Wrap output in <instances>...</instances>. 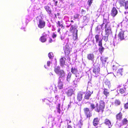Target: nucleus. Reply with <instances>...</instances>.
<instances>
[{"label": "nucleus", "mask_w": 128, "mask_h": 128, "mask_svg": "<svg viewBox=\"0 0 128 128\" xmlns=\"http://www.w3.org/2000/svg\"><path fill=\"white\" fill-rule=\"evenodd\" d=\"M54 16H55L56 18H57V16H56V14H54Z\"/></svg>", "instance_id": "052dcab7"}, {"label": "nucleus", "mask_w": 128, "mask_h": 128, "mask_svg": "<svg viewBox=\"0 0 128 128\" xmlns=\"http://www.w3.org/2000/svg\"><path fill=\"white\" fill-rule=\"evenodd\" d=\"M99 119L98 118H94L93 120V123L94 126H96L98 124L99 122Z\"/></svg>", "instance_id": "dca6fc26"}, {"label": "nucleus", "mask_w": 128, "mask_h": 128, "mask_svg": "<svg viewBox=\"0 0 128 128\" xmlns=\"http://www.w3.org/2000/svg\"><path fill=\"white\" fill-rule=\"evenodd\" d=\"M85 12V10H82V13H83V12Z\"/></svg>", "instance_id": "13d9d810"}, {"label": "nucleus", "mask_w": 128, "mask_h": 128, "mask_svg": "<svg viewBox=\"0 0 128 128\" xmlns=\"http://www.w3.org/2000/svg\"><path fill=\"white\" fill-rule=\"evenodd\" d=\"M59 66H56L54 68V71L57 74L62 70L60 69Z\"/></svg>", "instance_id": "f3484780"}, {"label": "nucleus", "mask_w": 128, "mask_h": 128, "mask_svg": "<svg viewBox=\"0 0 128 128\" xmlns=\"http://www.w3.org/2000/svg\"><path fill=\"white\" fill-rule=\"evenodd\" d=\"M105 83L106 85L108 86V88H110L111 86V85L110 81H108V80H106L105 82Z\"/></svg>", "instance_id": "bb28decb"}, {"label": "nucleus", "mask_w": 128, "mask_h": 128, "mask_svg": "<svg viewBox=\"0 0 128 128\" xmlns=\"http://www.w3.org/2000/svg\"><path fill=\"white\" fill-rule=\"evenodd\" d=\"M128 121V120H127L126 118H124L123 119L121 123L119 124L118 122V121H117L116 124V125H118L119 126V127H120L121 126L126 124L127 123V122Z\"/></svg>", "instance_id": "1a4fd4ad"}, {"label": "nucleus", "mask_w": 128, "mask_h": 128, "mask_svg": "<svg viewBox=\"0 0 128 128\" xmlns=\"http://www.w3.org/2000/svg\"><path fill=\"white\" fill-rule=\"evenodd\" d=\"M50 61H48L47 63V66H50Z\"/></svg>", "instance_id": "09e8293b"}, {"label": "nucleus", "mask_w": 128, "mask_h": 128, "mask_svg": "<svg viewBox=\"0 0 128 128\" xmlns=\"http://www.w3.org/2000/svg\"><path fill=\"white\" fill-rule=\"evenodd\" d=\"M79 16L80 15L79 14H76L74 15V17L75 18H78Z\"/></svg>", "instance_id": "37998d69"}, {"label": "nucleus", "mask_w": 128, "mask_h": 128, "mask_svg": "<svg viewBox=\"0 0 128 128\" xmlns=\"http://www.w3.org/2000/svg\"><path fill=\"white\" fill-rule=\"evenodd\" d=\"M93 92V91L92 90L91 91H90L89 90L87 91L85 94L84 98L85 99H89L91 95L92 94Z\"/></svg>", "instance_id": "39448f33"}, {"label": "nucleus", "mask_w": 128, "mask_h": 128, "mask_svg": "<svg viewBox=\"0 0 128 128\" xmlns=\"http://www.w3.org/2000/svg\"><path fill=\"white\" fill-rule=\"evenodd\" d=\"M76 28V27L74 26H73V25H72L71 26V27H70V31H72V30L73 29H74H74Z\"/></svg>", "instance_id": "79ce46f5"}, {"label": "nucleus", "mask_w": 128, "mask_h": 128, "mask_svg": "<svg viewBox=\"0 0 128 128\" xmlns=\"http://www.w3.org/2000/svg\"><path fill=\"white\" fill-rule=\"evenodd\" d=\"M98 26H97L96 28V31L97 32H98Z\"/></svg>", "instance_id": "6e6d98bb"}, {"label": "nucleus", "mask_w": 128, "mask_h": 128, "mask_svg": "<svg viewBox=\"0 0 128 128\" xmlns=\"http://www.w3.org/2000/svg\"><path fill=\"white\" fill-rule=\"evenodd\" d=\"M76 78L73 81V82L74 84L76 85L78 82H79L81 77L80 76V74H76Z\"/></svg>", "instance_id": "423d86ee"}, {"label": "nucleus", "mask_w": 128, "mask_h": 128, "mask_svg": "<svg viewBox=\"0 0 128 128\" xmlns=\"http://www.w3.org/2000/svg\"><path fill=\"white\" fill-rule=\"evenodd\" d=\"M104 50V48L102 46L100 47L98 49V51L99 52L101 53Z\"/></svg>", "instance_id": "2f4dec72"}, {"label": "nucleus", "mask_w": 128, "mask_h": 128, "mask_svg": "<svg viewBox=\"0 0 128 128\" xmlns=\"http://www.w3.org/2000/svg\"><path fill=\"white\" fill-rule=\"evenodd\" d=\"M95 38L96 39V42H98L99 41V36L97 34L96 35L95 37Z\"/></svg>", "instance_id": "72a5a7b5"}, {"label": "nucleus", "mask_w": 128, "mask_h": 128, "mask_svg": "<svg viewBox=\"0 0 128 128\" xmlns=\"http://www.w3.org/2000/svg\"><path fill=\"white\" fill-rule=\"evenodd\" d=\"M105 33H106L112 34V32L111 30V28L110 24L109 23H107L105 25Z\"/></svg>", "instance_id": "7ed1b4c3"}, {"label": "nucleus", "mask_w": 128, "mask_h": 128, "mask_svg": "<svg viewBox=\"0 0 128 128\" xmlns=\"http://www.w3.org/2000/svg\"><path fill=\"white\" fill-rule=\"evenodd\" d=\"M100 71V68L97 65L94 66L93 70V72L96 74H98L99 73Z\"/></svg>", "instance_id": "6e6552de"}, {"label": "nucleus", "mask_w": 128, "mask_h": 128, "mask_svg": "<svg viewBox=\"0 0 128 128\" xmlns=\"http://www.w3.org/2000/svg\"><path fill=\"white\" fill-rule=\"evenodd\" d=\"M45 25V22L42 20H40V28H44Z\"/></svg>", "instance_id": "a878e982"}, {"label": "nucleus", "mask_w": 128, "mask_h": 128, "mask_svg": "<svg viewBox=\"0 0 128 128\" xmlns=\"http://www.w3.org/2000/svg\"><path fill=\"white\" fill-rule=\"evenodd\" d=\"M77 71V69L75 68H72L71 72L73 74H76Z\"/></svg>", "instance_id": "c756f323"}, {"label": "nucleus", "mask_w": 128, "mask_h": 128, "mask_svg": "<svg viewBox=\"0 0 128 128\" xmlns=\"http://www.w3.org/2000/svg\"><path fill=\"white\" fill-rule=\"evenodd\" d=\"M117 13L118 11L116 8L114 7L113 8L112 10L111 13V15L114 17L117 14Z\"/></svg>", "instance_id": "9d476101"}, {"label": "nucleus", "mask_w": 128, "mask_h": 128, "mask_svg": "<svg viewBox=\"0 0 128 128\" xmlns=\"http://www.w3.org/2000/svg\"><path fill=\"white\" fill-rule=\"evenodd\" d=\"M105 122L106 125H108L109 128H111L112 126L110 122L108 119H106L105 121Z\"/></svg>", "instance_id": "6ab92c4d"}, {"label": "nucleus", "mask_w": 128, "mask_h": 128, "mask_svg": "<svg viewBox=\"0 0 128 128\" xmlns=\"http://www.w3.org/2000/svg\"><path fill=\"white\" fill-rule=\"evenodd\" d=\"M114 103L116 105L118 106L120 104V102L119 100H115Z\"/></svg>", "instance_id": "473e14b6"}, {"label": "nucleus", "mask_w": 128, "mask_h": 128, "mask_svg": "<svg viewBox=\"0 0 128 128\" xmlns=\"http://www.w3.org/2000/svg\"><path fill=\"white\" fill-rule=\"evenodd\" d=\"M52 41V39L51 38H50L49 40V42H51Z\"/></svg>", "instance_id": "5fc2aeb1"}, {"label": "nucleus", "mask_w": 128, "mask_h": 128, "mask_svg": "<svg viewBox=\"0 0 128 128\" xmlns=\"http://www.w3.org/2000/svg\"><path fill=\"white\" fill-rule=\"evenodd\" d=\"M58 3V2L57 1H56V2H55V6H57V4Z\"/></svg>", "instance_id": "864d4df0"}, {"label": "nucleus", "mask_w": 128, "mask_h": 128, "mask_svg": "<svg viewBox=\"0 0 128 128\" xmlns=\"http://www.w3.org/2000/svg\"><path fill=\"white\" fill-rule=\"evenodd\" d=\"M40 20L39 21V24L38 25V26L39 27H40Z\"/></svg>", "instance_id": "680f3d73"}, {"label": "nucleus", "mask_w": 128, "mask_h": 128, "mask_svg": "<svg viewBox=\"0 0 128 128\" xmlns=\"http://www.w3.org/2000/svg\"><path fill=\"white\" fill-rule=\"evenodd\" d=\"M125 89H120L119 90V92L121 94H123L125 91Z\"/></svg>", "instance_id": "58836bf2"}, {"label": "nucleus", "mask_w": 128, "mask_h": 128, "mask_svg": "<svg viewBox=\"0 0 128 128\" xmlns=\"http://www.w3.org/2000/svg\"><path fill=\"white\" fill-rule=\"evenodd\" d=\"M104 94L106 96L109 95V92L108 90L106 89H105L104 91Z\"/></svg>", "instance_id": "cd10ccee"}, {"label": "nucleus", "mask_w": 128, "mask_h": 128, "mask_svg": "<svg viewBox=\"0 0 128 128\" xmlns=\"http://www.w3.org/2000/svg\"><path fill=\"white\" fill-rule=\"evenodd\" d=\"M92 0H89L88 1V2H89V4L90 6L92 3Z\"/></svg>", "instance_id": "de8ad7c7"}, {"label": "nucleus", "mask_w": 128, "mask_h": 128, "mask_svg": "<svg viewBox=\"0 0 128 128\" xmlns=\"http://www.w3.org/2000/svg\"><path fill=\"white\" fill-rule=\"evenodd\" d=\"M57 112L59 114H60V104H58L57 108Z\"/></svg>", "instance_id": "e433bc0d"}, {"label": "nucleus", "mask_w": 128, "mask_h": 128, "mask_svg": "<svg viewBox=\"0 0 128 128\" xmlns=\"http://www.w3.org/2000/svg\"><path fill=\"white\" fill-rule=\"evenodd\" d=\"M63 85V83L61 81V80H59V81L58 83V87L59 89H62V86Z\"/></svg>", "instance_id": "4be33fe9"}, {"label": "nucleus", "mask_w": 128, "mask_h": 128, "mask_svg": "<svg viewBox=\"0 0 128 128\" xmlns=\"http://www.w3.org/2000/svg\"><path fill=\"white\" fill-rule=\"evenodd\" d=\"M57 74L60 76L59 79L60 80L61 79H63L65 76V73L64 70H62Z\"/></svg>", "instance_id": "0eeeda50"}, {"label": "nucleus", "mask_w": 128, "mask_h": 128, "mask_svg": "<svg viewBox=\"0 0 128 128\" xmlns=\"http://www.w3.org/2000/svg\"><path fill=\"white\" fill-rule=\"evenodd\" d=\"M124 32L122 31L120 32L118 35V36L121 40H123L124 39Z\"/></svg>", "instance_id": "2eb2a0df"}, {"label": "nucleus", "mask_w": 128, "mask_h": 128, "mask_svg": "<svg viewBox=\"0 0 128 128\" xmlns=\"http://www.w3.org/2000/svg\"><path fill=\"white\" fill-rule=\"evenodd\" d=\"M124 107L126 108H128V103H127L125 104Z\"/></svg>", "instance_id": "49530a36"}, {"label": "nucleus", "mask_w": 128, "mask_h": 128, "mask_svg": "<svg viewBox=\"0 0 128 128\" xmlns=\"http://www.w3.org/2000/svg\"><path fill=\"white\" fill-rule=\"evenodd\" d=\"M87 58L89 60L94 61V56L93 54H87Z\"/></svg>", "instance_id": "9b49d317"}, {"label": "nucleus", "mask_w": 128, "mask_h": 128, "mask_svg": "<svg viewBox=\"0 0 128 128\" xmlns=\"http://www.w3.org/2000/svg\"><path fill=\"white\" fill-rule=\"evenodd\" d=\"M53 1L54 2H55L56 1L55 0H53Z\"/></svg>", "instance_id": "774afa93"}, {"label": "nucleus", "mask_w": 128, "mask_h": 128, "mask_svg": "<svg viewBox=\"0 0 128 128\" xmlns=\"http://www.w3.org/2000/svg\"><path fill=\"white\" fill-rule=\"evenodd\" d=\"M82 94L81 92L78 93L77 94V99L78 101H80L82 99Z\"/></svg>", "instance_id": "4468645a"}, {"label": "nucleus", "mask_w": 128, "mask_h": 128, "mask_svg": "<svg viewBox=\"0 0 128 128\" xmlns=\"http://www.w3.org/2000/svg\"><path fill=\"white\" fill-rule=\"evenodd\" d=\"M57 24L58 25V26H57V27H61L62 28H64V26L62 24H60V22L59 21L58 22Z\"/></svg>", "instance_id": "4c0bfd02"}, {"label": "nucleus", "mask_w": 128, "mask_h": 128, "mask_svg": "<svg viewBox=\"0 0 128 128\" xmlns=\"http://www.w3.org/2000/svg\"><path fill=\"white\" fill-rule=\"evenodd\" d=\"M104 24V23H103L102 24V26H103Z\"/></svg>", "instance_id": "0e129e2a"}, {"label": "nucleus", "mask_w": 128, "mask_h": 128, "mask_svg": "<svg viewBox=\"0 0 128 128\" xmlns=\"http://www.w3.org/2000/svg\"><path fill=\"white\" fill-rule=\"evenodd\" d=\"M105 106L104 102L102 100L100 101L99 106L98 104H96V106L95 108V110L97 112H99L100 110L102 111L104 109Z\"/></svg>", "instance_id": "f257e3e1"}, {"label": "nucleus", "mask_w": 128, "mask_h": 128, "mask_svg": "<svg viewBox=\"0 0 128 128\" xmlns=\"http://www.w3.org/2000/svg\"><path fill=\"white\" fill-rule=\"evenodd\" d=\"M107 58L104 57H101L100 60L102 64H104L106 62V60Z\"/></svg>", "instance_id": "393cba45"}, {"label": "nucleus", "mask_w": 128, "mask_h": 128, "mask_svg": "<svg viewBox=\"0 0 128 128\" xmlns=\"http://www.w3.org/2000/svg\"><path fill=\"white\" fill-rule=\"evenodd\" d=\"M82 124V120H80L79 121L78 124L75 126V127L76 128H81Z\"/></svg>", "instance_id": "aec40b11"}, {"label": "nucleus", "mask_w": 128, "mask_h": 128, "mask_svg": "<svg viewBox=\"0 0 128 128\" xmlns=\"http://www.w3.org/2000/svg\"><path fill=\"white\" fill-rule=\"evenodd\" d=\"M90 107L92 110L94 108H95L94 105L91 103L90 104Z\"/></svg>", "instance_id": "ea45409f"}, {"label": "nucleus", "mask_w": 128, "mask_h": 128, "mask_svg": "<svg viewBox=\"0 0 128 128\" xmlns=\"http://www.w3.org/2000/svg\"><path fill=\"white\" fill-rule=\"evenodd\" d=\"M110 34L106 33L105 36H103V39L106 42L108 40V36Z\"/></svg>", "instance_id": "5701e85b"}, {"label": "nucleus", "mask_w": 128, "mask_h": 128, "mask_svg": "<svg viewBox=\"0 0 128 128\" xmlns=\"http://www.w3.org/2000/svg\"><path fill=\"white\" fill-rule=\"evenodd\" d=\"M71 75L72 73L70 72H69L68 73V75L67 79V80L68 82H69L70 80V78H71Z\"/></svg>", "instance_id": "7c9ffc66"}, {"label": "nucleus", "mask_w": 128, "mask_h": 128, "mask_svg": "<svg viewBox=\"0 0 128 128\" xmlns=\"http://www.w3.org/2000/svg\"><path fill=\"white\" fill-rule=\"evenodd\" d=\"M122 114L121 112H120L116 115V118L117 120H120L122 118Z\"/></svg>", "instance_id": "a211bd4d"}, {"label": "nucleus", "mask_w": 128, "mask_h": 128, "mask_svg": "<svg viewBox=\"0 0 128 128\" xmlns=\"http://www.w3.org/2000/svg\"><path fill=\"white\" fill-rule=\"evenodd\" d=\"M123 69L122 68H120L119 69L118 72V73L122 76V72Z\"/></svg>", "instance_id": "f704fd0d"}, {"label": "nucleus", "mask_w": 128, "mask_h": 128, "mask_svg": "<svg viewBox=\"0 0 128 128\" xmlns=\"http://www.w3.org/2000/svg\"><path fill=\"white\" fill-rule=\"evenodd\" d=\"M60 28H58V32H59L60 33Z\"/></svg>", "instance_id": "603ef678"}, {"label": "nucleus", "mask_w": 128, "mask_h": 128, "mask_svg": "<svg viewBox=\"0 0 128 128\" xmlns=\"http://www.w3.org/2000/svg\"><path fill=\"white\" fill-rule=\"evenodd\" d=\"M66 128H72V127L71 126L68 125Z\"/></svg>", "instance_id": "3c124183"}, {"label": "nucleus", "mask_w": 128, "mask_h": 128, "mask_svg": "<svg viewBox=\"0 0 128 128\" xmlns=\"http://www.w3.org/2000/svg\"><path fill=\"white\" fill-rule=\"evenodd\" d=\"M65 36H64L61 35L60 36V38L62 40H64V39Z\"/></svg>", "instance_id": "a18cd8bd"}, {"label": "nucleus", "mask_w": 128, "mask_h": 128, "mask_svg": "<svg viewBox=\"0 0 128 128\" xmlns=\"http://www.w3.org/2000/svg\"><path fill=\"white\" fill-rule=\"evenodd\" d=\"M44 67H45V68H46V69H48V68H47V67H46V65H45L44 66Z\"/></svg>", "instance_id": "bf43d9fd"}, {"label": "nucleus", "mask_w": 128, "mask_h": 128, "mask_svg": "<svg viewBox=\"0 0 128 128\" xmlns=\"http://www.w3.org/2000/svg\"><path fill=\"white\" fill-rule=\"evenodd\" d=\"M98 42H99L98 45L100 46H102V40H100Z\"/></svg>", "instance_id": "a19ab883"}, {"label": "nucleus", "mask_w": 128, "mask_h": 128, "mask_svg": "<svg viewBox=\"0 0 128 128\" xmlns=\"http://www.w3.org/2000/svg\"><path fill=\"white\" fill-rule=\"evenodd\" d=\"M126 13H128V12H124V14H126Z\"/></svg>", "instance_id": "338daca9"}, {"label": "nucleus", "mask_w": 128, "mask_h": 128, "mask_svg": "<svg viewBox=\"0 0 128 128\" xmlns=\"http://www.w3.org/2000/svg\"><path fill=\"white\" fill-rule=\"evenodd\" d=\"M59 15V13H57V14H56V15H57L58 16Z\"/></svg>", "instance_id": "e2e57ef3"}, {"label": "nucleus", "mask_w": 128, "mask_h": 128, "mask_svg": "<svg viewBox=\"0 0 128 128\" xmlns=\"http://www.w3.org/2000/svg\"><path fill=\"white\" fill-rule=\"evenodd\" d=\"M78 30L76 28L74 29L73 33V39L74 40H76L77 38Z\"/></svg>", "instance_id": "f8f14e48"}, {"label": "nucleus", "mask_w": 128, "mask_h": 128, "mask_svg": "<svg viewBox=\"0 0 128 128\" xmlns=\"http://www.w3.org/2000/svg\"><path fill=\"white\" fill-rule=\"evenodd\" d=\"M86 16H84L83 17V19L84 20L83 21H85V20L86 19Z\"/></svg>", "instance_id": "8fccbe9b"}, {"label": "nucleus", "mask_w": 128, "mask_h": 128, "mask_svg": "<svg viewBox=\"0 0 128 128\" xmlns=\"http://www.w3.org/2000/svg\"><path fill=\"white\" fill-rule=\"evenodd\" d=\"M119 2L120 6H124L125 9L128 8V1L126 2L125 0H119Z\"/></svg>", "instance_id": "20e7f679"}, {"label": "nucleus", "mask_w": 128, "mask_h": 128, "mask_svg": "<svg viewBox=\"0 0 128 128\" xmlns=\"http://www.w3.org/2000/svg\"><path fill=\"white\" fill-rule=\"evenodd\" d=\"M48 56L50 59H52L54 56L53 53L52 52L49 53L48 55Z\"/></svg>", "instance_id": "c9c22d12"}, {"label": "nucleus", "mask_w": 128, "mask_h": 128, "mask_svg": "<svg viewBox=\"0 0 128 128\" xmlns=\"http://www.w3.org/2000/svg\"><path fill=\"white\" fill-rule=\"evenodd\" d=\"M46 40V37L44 36L40 38V41L42 42H44Z\"/></svg>", "instance_id": "c85d7f7f"}, {"label": "nucleus", "mask_w": 128, "mask_h": 128, "mask_svg": "<svg viewBox=\"0 0 128 128\" xmlns=\"http://www.w3.org/2000/svg\"><path fill=\"white\" fill-rule=\"evenodd\" d=\"M66 58H60V61L61 66H62L64 64Z\"/></svg>", "instance_id": "412c9836"}, {"label": "nucleus", "mask_w": 128, "mask_h": 128, "mask_svg": "<svg viewBox=\"0 0 128 128\" xmlns=\"http://www.w3.org/2000/svg\"><path fill=\"white\" fill-rule=\"evenodd\" d=\"M84 110L85 116L87 118H90L92 116V113L91 111L88 108H84Z\"/></svg>", "instance_id": "f03ea898"}, {"label": "nucleus", "mask_w": 128, "mask_h": 128, "mask_svg": "<svg viewBox=\"0 0 128 128\" xmlns=\"http://www.w3.org/2000/svg\"><path fill=\"white\" fill-rule=\"evenodd\" d=\"M44 8L49 14H50L51 13V10L50 7L48 6H46L44 7Z\"/></svg>", "instance_id": "b1692460"}, {"label": "nucleus", "mask_w": 128, "mask_h": 128, "mask_svg": "<svg viewBox=\"0 0 128 128\" xmlns=\"http://www.w3.org/2000/svg\"><path fill=\"white\" fill-rule=\"evenodd\" d=\"M56 35L54 33L52 34V37L53 38H54L56 37Z\"/></svg>", "instance_id": "c03bdc74"}, {"label": "nucleus", "mask_w": 128, "mask_h": 128, "mask_svg": "<svg viewBox=\"0 0 128 128\" xmlns=\"http://www.w3.org/2000/svg\"><path fill=\"white\" fill-rule=\"evenodd\" d=\"M58 96H56V97H55V98H58Z\"/></svg>", "instance_id": "69168bd1"}, {"label": "nucleus", "mask_w": 128, "mask_h": 128, "mask_svg": "<svg viewBox=\"0 0 128 128\" xmlns=\"http://www.w3.org/2000/svg\"><path fill=\"white\" fill-rule=\"evenodd\" d=\"M68 48H66V50H64L65 52H66V51H68Z\"/></svg>", "instance_id": "4d7b16f0"}, {"label": "nucleus", "mask_w": 128, "mask_h": 128, "mask_svg": "<svg viewBox=\"0 0 128 128\" xmlns=\"http://www.w3.org/2000/svg\"><path fill=\"white\" fill-rule=\"evenodd\" d=\"M74 91L73 89H69L66 92V93L68 96H71L74 93Z\"/></svg>", "instance_id": "ddd939ff"}]
</instances>
